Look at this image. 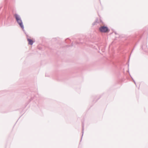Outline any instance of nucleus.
<instances>
[{
    "mask_svg": "<svg viewBox=\"0 0 148 148\" xmlns=\"http://www.w3.org/2000/svg\"><path fill=\"white\" fill-rule=\"evenodd\" d=\"M14 17L16 19V21L20 27L21 28L22 30L24 32V26L23 22L20 16L18 14H15L14 15Z\"/></svg>",
    "mask_w": 148,
    "mask_h": 148,
    "instance_id": "obj_1",
    "label": "nucleus"
},
{
    "mask_svg": "<svg viewBox=\"0 0 148 148\" xmlns=\"http://www.w3.org/2000/svg\"><path fill=\"white\" fill-rule=\"evenodd\" d=\"M33 99H32V98H31V99L30 100V101H31Z\"/></svg>",
    "mask_w": 148,
    "mask_h": 148,
    "instance_id": "obj_9",
    "label": "nucleus"
},
{
    "mask_svg": "<svg viewBox=\"0 0 148 148\" xmlns=\"http://www.w3.org/2000/svg\"><path fill=\"white\" fill-rule=\"evenodd\" d=\"M27 40L28 42V44L30 45H33L34 42L31 39L27 38Z\"/></svg>",
    "mask_w": 148,
    "mask_h": 148,
    "instance_id": "obj_3",
    "label": "nucleus"
},
{
    "mask_svg": "<svg viewBox=\"0 0 148 148\" xmlns=\"http://www.w3.org/2000/svg\"><path fill=\"white\" fill-rule=\"evenodd\" d=\"M98 19L97 18H96L95 21L92 23V25L93 26H94L95 25H97V23H99V22H98Z\"/></svg>",
    "mask_w": 148,
    "mask_h": 148,
    "instance_id": "obj_5",
    "label": "nucleus"
},
{
    "mask_svg": "<svg viewBox=\"0 0 148 148\" xmlns=\"http://www.w3.org/2000/svg\"><path fill=\"white\" fill-rule=\"evenodd\" d=\"M115 34H116V32H115Z\"/></svg>",
    "mask_w": 148,
    "mask_h": 148,
    "instance_id": "obj_10",
    "label": "nucleus"
},
{
    "mask_svg": "<svg viewBox=\"0 0 148 148\" xmlns=\"http://www.w3.org/2000/svg\"><path fill=\"white\" fill-rule=\"evenodd\" d=\"M100 22L101 23H103V22L102 21L101 19H100Z\"/></svg>",
    "mask_w": 148,
    "mask_h": 148,
    "instance_id": "obj_8",
    "label": "nucleus"
},
{
    "mask_svg": "<svg viewBox=\"0 0 148 148\" xmlns=\"http://www.w3.org/2000/svg\"><path fill=\"white\" fill-rule=\"evenodd\" d=\"M99 99V98L98 99H97V100H98V99Z\"/></svg>",
    "mask_w": 148,
    "mask_h": 148,
    "instance_id": "obj_12",
    "label": "nucleus"
},
{
    "mask_svg": "<svg viewBox=\"0 0 148 148\" xmlns=\"http://www.w3.org/2000/svg\"><path fill=\"white\" fill-rule=\"evenodd\" d=\"M26 36H27V37L28 36V35H27L26 34Z\"/></svg>",
    "mask_w": 148,
    "mask_h": 148,
    "instance_id": "obj_11",
    "label": "nucleus"
},
{
    "mask_svg": "<svg viewBox=\"0 0 148 148\" xmlns=\"http://www.w3.org/2000/svg\"><path fill=\"white\" fill-rule=\"evenodd\" d=\"M82 136L81 138V140L82 139V137L83 136V133H84L83 131H84V123L83 122H82Z\"/></svg>",
    "mask_w": 148,
    "mask_h": 148,
    "instance_id": "obj_6",
    "label": "nucleus"
},
{
    "mask_svg": "<svg viewBox=\"0 0 148 148\" xmlns=\"http://www.w3.org/2000/svg\"><path fill=\"white\" fill-rule=\"evenodd\" d=\"M99 30L101 32L107 33L109 32L110 30L107 26H103L99 27Z\"/></svg>",
    "mask_w": 148,
    "mask_h": 148,
    "instance_id": "obj_2",
    "label": "nucleus"
},
{
    "mask_svg": "<svg viewBox=\"0 0 148 148\" xmlns=\"http://www.w3.org/2000/svg\"><path fill=\"white\" fill-rule=\"evenodd\" d=\"M147 48V45H142L141 48L143 50H144L145 51H146V50H145L146 48Z\"/></svg>",
    "mask_w": 148,
    "mask_h": 148,
    "instance_id": "obj_4",
    "label": "nucleus"
},
{
    "mask_svg": "<svg viewBox=\"0 0 148 148\" xmlns=\"http://www.w3.org/2000/svg\"><path fill=\"white\" fill-rule=\"evenodd\" d=\"M131 78H132V79H133V82H134V83L135 84V85H136V82H135V81H134V80L133 79L132 77H131Z\"/></svg>",
    "mask_w": 148,
    "mask_h": 148,
    "instance_id": "obj_7",
    "label": "nucleus"
}]
</instances>
